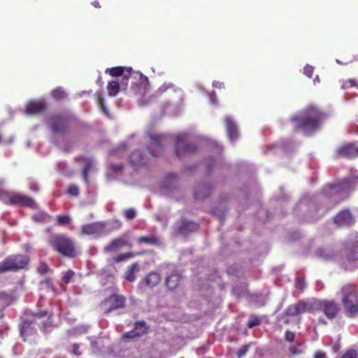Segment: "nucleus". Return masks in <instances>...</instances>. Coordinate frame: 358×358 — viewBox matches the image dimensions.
I'll use <instances>...</instances> for the list:
<instances>
[{"instance_id":"nucleus-45","label":"nucleus","mask_w":358,"mask_h":358,"mask_svg":"<svg viewBox=\"0 0 358 358\" xmlns=\"http://www.w3.org/2000/svg\"><path fill=\"white\" fill-rule=\"evenodd\" d=\"M249 346L248 345H243L236 352L238 358L243 357L248 351Z\"/></svg>"},{"instance_id":"nucleus-16","label":"nucleus","mask_w":358,"mask_h":358,"mask_svg":"<svg viewBox=\"0 0 358 358\" xmlns=\"http://www.w3.org/2000/svg\"><path fill=\"white\" fill-rule=\"evenodd\" d=\"M106 231V224L103 222H94L86 224L81 227V235L99 237Z\"/></svg>"},{"instance_id":"nucleus-23","label":"nucleus","mask_w":358,"mask_h":358,"mask_svg":"<svg viewBox=\"0 0 358 358\" xmlns=\"http://www.w3.org/2000/svg\"><path fill=\"white\" fill-rule=\"evenodd\" d=\"M212 187L209 185L201 184L196 187L194 196L196 200H203L207 198L211 193Z\"/></svg>"},{"instance_id":"nucleus-30","label":"nucleus","mask_w":358,"mask_h":358,"mask_svg":"<svg viewBox=\"0 0 358 358\" xmlns=\"http://www.w3.org/2000/svg\"><path fill=\"white\" fill-rule=\"evenodd\" d=\"M51 96L56 100H62L66 97V93L62 87H57L52 91Z\"/></svg>"},{"instance_id":"nucleus-11","label":"nucleus","mask_w":358,"mask_h":358,"mask_svg":"<svg viewBox=\"0 0 358 358\" xmlns=\"http://www.w3.org/2000/svg\"><path fill=\"white\" fill-rule=\"evenodd\" d=\"M312 304L313 313L321 310L327 318L331 320L335 319L341 310L339 304L333 300H313Z\"/></svg>"},{"instance_id":"nucleus-17","label":"nucleus","mask_w":358,"mask_h":358,"mask_svg":"<svg viewBox=\"0 0 358 358\" xmlns=\"http://www.w3.org/2000/svg\"><path fill=\"white\" fill-rule=\"evenodd\" d=\"M45 315L46 313L36 314L33 316L32 319H25L23 320L20 325V334L21 336L24 338V341H26L27 337L36 334L37 329L34 327L36 320V318H40Z\"/></svg>"},{"instance_id":"nucleus-40","label":"nucleus","mask_w":358,"mask_h":358,"mask_svg":"<svg viewBox=\"0 0 358 358\" xmlns=\"http://www.w3.org/2000/svg\"><path fill=\"white\" fill-rule=\"evenodd\" d=\"M74 275H75V273L73 271H72V270L67 271L62 278L63 282L66 284H69L71 281V279L73 278Z\"/></svg>"},{"instance_id":"nucleus-55","label":"nucleus","mask_w":358,"mask_h":358,"mask_svg":"<svg viewBox=\"0 0 358 358\" xmlns=\"http://www.w3.org/2000/svg\"><path fill=\"white\" fill-rule=\"evenodd\" d=\"M30 188H31V189L32 191H34V192H38V187L36 184L32 185Z\"/></svg>"},{"instance_id":"nucleus-43","label":"nucleus","mask_w":358,"mask_h":358,"mask_svg":"<svg viewBox=\"0 0 358 358\" xmlns=\"http://www.w3.org/2000/svg\"><path fill=\"white\" fill-rule=\"evenodd\" d=\"M314 72V69L312 66L307 64L303 68V73L308 78H312Z\"/></svg>"},{"instance_id":"nucleus-54","label":"nucleus","mask_w":358,"mask_h":358,"mask_svg":"<svg viewBox=\"0 0 358 358\" xmlns=\"http://www.w3.org/2000/svg\"><path fill=\"white\" fill-rule=\"evenodd\" d=\"M92 5L95 7V8H101V5L99 3V2L96 0L92 2Z\"/></svg>"},{"instance_id":"nucleus-2","label":"nucleus","mask_w":358,"mask_h":358,"mask_svg":"<svg viewBox=\"0 0 358 358\" xmlns=\"http://www.w3.org/2000/svg\"><path fill=\"white\" fill-rule=\"evenodd\" d=\"M357 182V178H346L337 182L327 185L323 187L322 192L325 196L329 198L338 196L335 199V203H338L348 197V192L356 187Z\"/></svg>"},{"instance_id":"nucleus-49","label":"nucleus","mask_w":358,"mask_h":358,"mask_svg":"<svg viewBox=\"0 0 358 358\" xmlns=\"http://www.w3.org/2000/svg\"><path fill=\"white\" fill-rule=\"evenodd\" d=\"M296 287L300 289H303L305 287V282L303 280L297 278L295 282Z\"/></svg>"},{"instance_id":"nucleus-38","label":"nucleus","mask_w":358,"mask_h":358,"mask_svg":"<svg viewBox=\"0 0 358 358\" xmlns=\"http://www.w3.org/2000/svg\"><path fill=\"white\" fill-rule=\"evenodd\" d=\"M124 215L127 220H131L136 216V213L134 208H130L124 210Z\"/></svg>"},{"instance_id":"nucleus-42","label":"nucleus","mask_w":358,"mask_h":358,"mask_svg":"<svg viewBox=\"0 0 358 358\" xmlns=\"http://www.w3.org/2000/svg\"><path fill=\"white\" fill-rule=\"evenodd\" d=\"M289 356H295L301 354L302 351L296 345H292L288 348Z\"/></svg>"},{"instance_id":"nucleus-53","label":"nucleus","mask_w":358,"mask_h":358,"mask_svg":"<svg viewBox=\"0 0 358 358\" xmlns=\"http://www.w3.org/2000/svg\"><path fill=\"white\" fill-rule=\"evenodd\" d=\"M88 173H89V171H87V169H83V178L84 179V180L87 182H88V179H87V175H88Z\"/></svg>"},{"instance_id":"nucleus-46","label":"nucleus","mask_w":358,"mask_h":358,"mask_svg":"<svg viewBox=\"0 0 358 358\" xmlns=\"http://www.w3.org/2000/svg\"><path fill=\"white\" fill-rule=\"evenodd\" d=\"M295 334L289 330H287L285 334V340L288 342H294Z\"/></svg>"},{"instance_id":"nucleus-31","label":"nucleus","mask_w":358,"mask_h":358,"mask_svg":"<svg viewBox=\"0 0 358 358\" xmlns=\"http://www.w3.org/2000/svg\"><path fill=\"white\" fill-rule=\"evenodd\" d=\"M349 261H355L358 259V241L352 246L348 254Z\"/></svg>"},{"instance_id":"nucleus-20","label":"nucleus","mask_w":358,"mask_h":358,"mask_svg":"<svg viewBox=\"0 0 358 358\" xmlns=\"http://www.w3.org/2000/svg\"><path fill=\"white\" fill-rule=\"evenodd\" d=\"M224 124L227 129L228 138L231 141H236L239 136V131L236 123L231 116H226L224 118Z\"/></svg>"},{"instance_id":"nucleus-58","label":"nucleus","mask_w":358,"mask_h":358,"mask_svg":"<svg viewBox=\"0 0 358 358\" xmlns=\"http://www.w3.org/2000/svg\"><path fill=\"white\" fill-rule=\"evenodd\" d=\"M320 321L322 324H327V322H326V321H324V320L320 319Z\"/></svg>"},{"instance_id":"nucleus-21","label":"nucleus","mask_w":358,"mask_h":358,"mask_svg":"<svg viewBox=\"0 0 358 358\" xmlns=\"http://www.w3.org/2000/svg\"><path fill=\"white\" fill-rule=\"evenodd\" d=\"M149 157L145 156L141 150H135L129 156V163L134 167L145 165Z\"/></svg>"},{"instance_id":"nucleus-5","label":"nucleus","mask_w":358,"mask_h":358,"mask_svg":"<svg viewBox=\"0 0 358 358\" xmlns=\"http://www.w3.org/2000/svg\"><path fill=\"white\" fill-rule=\"evenodd\" d=\"M29 257L24 255H12L0 262V273L24 269L29 263Z\"/></svg>"},{"instance_id":"nucleus-60","label":"nucleus","mask_w":358,"mask_h":358,"mask_svg":"<svg viewBox=\"0 0 358 358\" xmlns=\"http://www.w3.org/2000/svg\"><path fill=\"white\" fill-rule=\"evenodd\" d=\"M222 220H223V217H222V216H220V221H222Z\"/></svg>"},{"instance_id":"nucleus-29","label":"nucleus","mask_w":358,"mask_h":358,"mask_svg":"<svg viewBox=\"0 0 358 358\" xmlns=\"http://www.w3.org/2000/svg\"><path fill=\"white\" fill-rule=\"evenodd\" d=\"M107 90L110 96H115L120 90V83L115 80L110 81L107 85Z\"/></svg>"},{"instance_id":"nucleus-27","label":"nucleus","mask_w":358,"mask_h":358,"mask_svg":"<svg viewBox=\"0 0 358 358\" xmlns=\"http://www.w3.org/2000/svg\"><path fill=\"white\" fill-rule=\"evenodd\" d=\"M175 85L171 83H164L152 94V96L158 97L167 92L169 90H175Z\"/></svg>"},{"instance_id":"nucleus-28","label":"nucleus","mask_w":358,"mask_h":358,"mask_svg":"<svg viewBox=\"0 0 358 358\" xmlns=\"http://www.w3.org/2000/svg\"><path fill=\"white\" fill-rule=\"evenodd\" d=\"M138 269V264L137 262L131 264L124 273V278L129 282H134L136 279L135 271Z\"/></svg>"},{"instance_id":"nucleus-19","label":"nucleus","mask_w":358,"mask_h":358,"mask_svg":"<svg viewBox=\"0 0 358 358\" xmlns=\"http://www.w3.org/2000/svg\"><path fill=\"white\" fill-rule=\"evenodd\" d=\"M46 108V102L44 100L31 101L27 103L25 113L29 115H38L43 113Z\"/></svg>"},{"instance_id":"nucleus-25","label":"nucleus","mask_w":358,"mask_h":358,"mask_svg":"<svg viewBox=\"0 0 358 358\" xmlns=\"http://www.w3.org/2000/svg\"><path fill=\"white\" fill-rule=\"evenodd\" d=\"M145 285L152 288L157 285L160 280L161 276L157 272H151L144 279Z\"/></svg>"},{"instance_id":"nucleus-15","label":"nucleus","mask_w":358,"mask_h":358,"mask_svg":"<svg viewBox=\"0 0 358 358\" xmlns=\"http://www.w3.org/2000/svg\"><path fill=\"white\" fill-rule=\"evenodd\" d=\"M199 228L197 222L181 220L174 225V232L177 235L187 236L191 233L196 231Z\"/></svg>"},{"instance_id":"nucleus-34","label":"nucleus","mask_w":358,"mask_h":358,"mask_svg":"<svg viewBox=\"0 0 358 358\" xmlns=\"http://www.w3.org/2000/svg\"><path fill=\"white\" fill-rule=\"evenodd\" d=\"M134 257V254L132 252L121 253V254H119L118 255L114 257L112 260L115 263H118V262L127 260V259Z\"/></svg>"},{"instance_id":"nucleus-22","label":"nucleus","mask_w":358,"mask_h":358,"mask_svg":"<svg viewBox=\"0 0 358 358\" xmlns=\"http://www.w3.org/2000/svg\"><path fill=\"white\" fill-rule=\"evenodd\" d=\"M127 245H129L128 241L125 238L120 237L113 239L109 244L105 245L103 248V252L105 253L115 252Z\"/></svg>"},{"instance_id":"nucleus-32","label":"nucleus","mask_w":358,"mask_h":358,"mask_svg":"<svg viewBox=\"0 0 358 358\" xmlns=\"http://www.w3.org/2000/svg\"><path fill=\"white\" fill-rule=\"evenodd\" d=\"M32 219L38 222L45 223L48 222L50 220V216L43 212H40L38 213H36L32 216Z\"/></svg>"},{"instance_id":"nucleus-48","label":"nucleus","mask_w":358,"mask_h":358,"mask_svg":"<svg viewBox=\"0 0 358 358\" xmlns=\"http://www.w3.org/2000/svg\"><path fill=\"white\" fill-rule=\"evenodd\" d=\"M110 168L115 173L121 172L123 170V166L121 164H112L110 165Z\"/></svg>"},{"instance_id":"nucleus-6","label":"nucleus","mask_w":358,"mask_h":358,"mask_svg":"<svg viewBox=\"0 0 358 358\" xmlns=\"http://www.w3.org/2000/svg\"><path fill=\"white\" fill-rule=\"evenodd\" d=\"M0 200L7 205H20L35 209L36 201L31 197L13 192L0 190Z\"/></svg>"},{"instance_id":"nucleus-59","label":"nucleus","mask_w":358,"mask_h":358,"mask_svg":"<svg viewBox=\"0 0 358 358\" xmlns=\"http://www.w3.org/2000/svg\"><path fill=\"white\" fill-rule=\"evenodd\" d=\"M233 293H234V294H236V288H235V287H234V288L233 289Z\"/></svg>"},{"instance_id":"nucleus-50","label":"nucleus","mask_w":358,"mask_h":358,"mask_svg":"<svg viewBox=\"0 0 358 358\" xmlns=\"http://www.w3.org/2000/svg\"><path fill=\"white\" fill-rule=\"evenodd\" d=\"M98 96V100H99V106L101 107V108L102 109V110L104 112V113H106V108L104 106V99L101 96V95L100 94H99L97 95Z\"/></svg>"},{"instance_id":"nucleus-10","label":"nucleus","mask_w":358,"mask_h":358,"mask_svg":"<svg viewBox=\"0 0 358 358\" xmlns=\"http://www.w3.org/2000/svg\"><path fill=\"white\" fill-rule=\"evenodd\" d=\"M72 117L55 114L48 118V124L51 131L57 134H64L69 131Z\"/></svg>"},{"instance_id":"nucleus-3","label":"nucleus","mask_w":358,"mask_h":358,"mask_svg":"<svg viewBox=\"0 0 358 358\" xmlns=\"http://www.w3.org/2000/svg\"><path fill=\"white\" fill-rule=\"evenodd\" d=\"M48 243L54 251L64 257L74 258L77 255L73 241L64 234H54L51 236Z\"/></svg>"},{"instance_id":"nucleus-52","label":"nucleus","mask_w":358,"mask_h":358,"mask_svg":"<svg viewBox=\"0 0 358 358\" xmlns=\"http://www.w3.org/2000/svg\"><path fill=\"white\" fill-rule=\"evenodd\" d=\"M314 358H327L326 354L322 351H317L315 353Z\"/></svg>"},{"instance_id":"nucleus-62","label":"nucleus","mask_w":358,"mask_h":358,"mask_svg":"<svg viewBox=\"0 0 358 358\" xmlns=\"http://www.w3.org/2000/svg\"><path fill=\"white\" fill-rule=\"evenodd\" d=\"M180 358H184V357H180Z\"/></svg>"},{"instance_id":"nucleus-13","label":"nucleus","mask_w":358,"mask_h":358,"mask_svg":"<svg viewBox=\"0 0 358 358\" xmlns=\"http://www.w3.org/2000/svg\"><path fill=\"white\" fill-rule=\"evenodd\" d=\"M332 222L338 227H350L356 222V218L348 208L338 211L332 218Z\"/></svg>"},{"instance_id":"nucleus-4","label":"nucleus","mask_w":358,"mask_h":358,"mask_svg":"<svg viewBox=\"0 0 358 358\" xmlns=\"http://www.w3.org/2000/svg\"><path fill=\"white\" fill-rule=\"evenodd\" d=\"M342 304L348 316L355 317L358 315V292L353 284L344 285L341 289Z\"/></svg>"},{"instance_id":"nucleus-44","label":"nucleus","mask_w":358,"mask_h":358,"mask_svg":"<svg viewBox=\"0 0 358 358\" xmlns=\"http://www.w3.org/2000/svg\"><path fill=\"white\" fill-rule=\"evenodd\" d=\"M341 358H357V352L355 350H348Z\"/></svg>"},{"instance_id":"nucleus-37","label":"nucleus","mask_w":358,"mask_h":358,"mask_svg":"<svg viewBox=\"0 0 358 358\" xmlns=\"http://www.w3.org/2000/svg\"><path fill=\"white\" fill-rule=\"evenodd\" d=\"M69 352L71 355L79 357L82 355L83 352L80 350V345L78 343H74L72 345V348L69 350Z\"/></svg>"},{"instance_id":"nucleus-33","label":"nucleus","mask_w":358,"mask_h":358,"mask_svg":"<svg viewBox=\"0 0 358 358\" xmlns=\"http://www.w3.org/2000/svg\"><path fill=\"white\" fill-rule=\"evenodd\" d=\"M134 330H136L137 334L141 336L147 332L148 328L144 321H138L134 324Z\"/></svg>"},{"instance_id":"nucleus-41","label":"nucleus","mask_w":358,"mask_h":358,"mask_svg":"<svg viewBox=\"0 0 358 358\" xmlns=\"http://www.w3.org/2000/svg\"><path fill=\"white\" fill-rule=\"evenodd\" d=\"M138 336H139L137 334L136 330H134V329L131 331L125 332L122 334V338L124 339H131V338H135Z\"/></svg>"},{"instance_id":"nucleus-9","label":"nucleus","mask_w":358,"mask_h":358,"mask_svg":"<svg viewBox=\"0 0 358 358\" xmlns=\"http://www.w3.org/2000/svg\"><path fill=\"white\" fill-rule=\"evenodd\" d=\"M126 301L127 299L123 295L112 294L99 303V308L106 315L114 310L124 308Z\"/></svg>"},{"instance_id":"nucleus-24","label":"nucleus","mask_w":358,"mask_h":358,"mask_svg":"<svg viewBox=\"0 0 358 358\" xmlns=\"http://www.w3.org/2000/svg\"><path fill=\"white\" fill-rule=\"evenodd\" d=\"M181 280V276L177 273H172L166 278V286L169 290H173L178 287Z\"/></svg>"},{"instance_id":"nucleus-7","label":"nucleus","mask_w":358,"mask_h":358,"mask_svg":"<svg viewBox=\"0 0 358 358\" xmlns=\"http://www.w3.org/2000/svg\"><path fill=\"white\" fill-rule=\"evenodd\" d=\"M105 72L112 77H118L122 76L123 80H125L126 81H127L131 77H133L134 74L138 75L139 76V83L134 85V88L140 85L141 87L142 86L144 90H146L147 85L149 84V80L148 77L141 73H135L133 71L131 67L127 69L122 66L108 68L106 69ZM125 85H127V82H126Z\"/></svg>"},{"instance_id":"nucleus-18","label":"nucleus","mask_w":358,"mask_h":358,"mask_svg":"<svg viewBox=\"0 0 358 358\" xmlns=\"http://www.w3.org/2000/svg\"><path fill=\"white\" fill-rule=\"evenodd\" d=\"M164 136L162 134H150V146L148 151L152 157H157L161 155L164 152L163 138Z\"/></svg>"},{"instance_id":"nucleus-35","label":"nucleus","mask_w":358,"mask_h":358,"mask_svg":"<svg viewBox=\"0 0 358 358\" xmlns=\"http://www.w3.org/2000/svg\"><path fill=\"white\" fill-rule=\"evenodd\" d=\"M261 324V319L255 315H250V320L248 322L247 326L248 328H252L259 326Z\"/></svg>"},{"instance_id":"nucleus-14","label":"nucleus","mask_w":358,"mask_h":358,"mask_svg":"<svg viewBox=\"0 0 358 358\" xmlns=\"http://www.w3.org/2000/svg\"><path fill=\"white\" fill-rule=\"evenodd\" d=\"M358 156V143H348L339 146L335 150L336 158L352 159Z\"/></svg>"},{"instance_id":"nucleus-1","label":"nucleus","mask_w":358,"mask_h":358,"mask_svg":"<svg viewBox=\"0 0 358 358\" xmlns=\"http://www.w3.org/2000/svg\"><path fill=\"white\" fill-rule=\"evenodd\" d=\"M326 114L314 105H309L301 116H294L291 120L296 123V129H302L305 133H310L318 129L320 122Z\"/></svg>"},{"instance_id":"nucleus-51","label":"nucleus","mask_w":358,"mask_h":358,"mask_svg":"<svg viewBox=\"0 0 358 358\" xmlns=\"http://www.w3.org/2000/svg\"><path fill=\"white\" fill-rule=\"evenodd\" d=\"M93 163H94V162H93V160H92V159H87L86 160V164H85V166H84V168H83V169H87V171H90V169H92V166H93Z\"/></svg>"},{"instance_id":"nucleus-57","label":"nucleus","mask_w":358,"mask_h":358,"mask_svg":"<svg viewBox=\"0 0 358 358\" xmlns=\"http://www.w3.org/2000/svg\"><path fill=\"white\" fill-rule=\"evenodd\" d=\"M207 160H208V161H209V162H210V163H212V164H213V163H214V160H213V159H212V158L208 159Z\"/></svg>"},{"instance_id":"nucleus-12","label":"nucleus","mask_w":358,"mask_h":358,"mask_svg":"<svg viewBox=\"0 0 358 358\" xmlns=\"http://www.w3.org/2000/svg\"><path fill=\"white\" fill-rule=\"evenodd\" d=\"M196 151V146L189 142L187 134H179L176 136L175 155L178 158L194 154Z\"/></svg>"},{"instance_id":"nucleus-36","label":"nucleus","mask_w":358,"mask_h":358,"mask_svg":"<svg viewBox=\"0 0 358 358\" xmlns=\"http://www.w3.org/2000/svg\"><path fill=\"white\" fill-rule=\"evenodd\" d=\"M66 193L71 196L76 197L79 195L80 190L77 185L71 184L68 187Z\"/></svg>"},{"instance_id":"nucleus-8","label":"nucleus","mask_w":358,"mask_h":358,"mask_svg":"<svg viewBox=\"0 0 358 358\" xmlns=\"http://www.w3.org/2000/svg\"><path fill=\"white\" fill-rule=\"evenodd\" d=\"M306 312L313 313L312 301L299 300L296 303L288 306L279 318L283 321V323L288 324L289 323L288 317H296Z\"/></svg>"},{"instance_id":"nucleus-26","label":"nucleus","mask_w":358,"mask_h":358,"mask_svg":"<svg viewBox=\"0 0 358 358\" xmlns=\"http://www.w3.org/2000/svg\"><path fill=\"white\" fill-rule=\"evenodd\" d=\"M137 242L139 244H145L150 245H157L159 244V238L153 234H150L145 236H141L137 239Z\"/></svg>"},{"instance_id":"nucleus-56","label":"nucleus","mask_w":358,"mask_h":358,"mask_svg":"<svg viewBox=\"0 0 358 358\" xmlns=\"http://www.w3.org/2000/svg\"><path fill=\"white\" fill-rule=\"evenodd\" d=\"M45 282L48 284V285H50L52 284V280L50 279H47L45 280Z\"/></svg>"},{"instance_id":"nucleus-47","label":"nucleus","mask_w":358,"mask_h":358,"mask_svg":"<svg viewBox=\"0 0 358 358\" xmlns=\"http://www.w3.org/2000/svg\"><path fill=\"white\" fill-rule=\"evenodd\" d=\"M38 271L40 273H46L49 271V267L46 263L42 262L40 264Z\"/></svg>"},{"instance_id":"nucleus-39","label":"nucleus","mask_w":358,"mask_h":358,"mask_svg":"<svg viewBox=\"0 0 358 358\" xmlns=\"http://www.w3.org/2000/svg\"><path fill=\"white\" fill-rule=\"evenodd\" d=\"M71 217L68 215H59L57 217V222L58 224L64 225L70 222Z\"/></svg>"},{"instance_id":"nucleus-61","label":"nucleus","mask_w":358,"mask_h":358,"mask_svg":"<svg viewBox=\"0 0 358 358\" xmlns=\"http://www.w3.org/2000/svg\"><path fill=\"white\" fill-rule=\"evenodd\" d=\"M2 141V138H1V136L0 135V143Z\"/></svg>"}]
</instances>
